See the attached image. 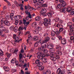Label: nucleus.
I'll list each match as a JSON object with an SVG mask.
<instances>
[{
    "instance_id": "obj_45",
    "label": "nucleus",
    "mask_w": 74,
    "mask_h": 74,
    "mask_svg": "<svg viewBox=\"0 0 74 74\" xmlns=\"http://www.w3.org/2000/svg\"><path fill=\"white\" fill-rule=\"evenodd\" d=\"M23 57V55H22V53L20 54L19 55V58H22V57Z\"/></svg>"
},
{
    "instance_id": "obj_18",
    "label": "nucleus",
    "mask_w": 74,
    "mask_h": 74,
    "mask_svg": "<svg viewBox=\"0 0 74 74\" xmlns=\"http://www.w3.org/2000/svg\"><path fill=\"white\" fill-rule=\"evenodd\" d=\"M47 12V10L45 8L42 9L40 13L41 14H44Z\"/></svg>"
},
{
    "instance_id": "obj_53",
    "label": "nucleus",
    "mask_w": 74,
    "mask_h": 74,
    "mask_svg": "<svg viewBox=\"0 0 74 74\" xmlns=\"http://www.w3.org/2000/svg\"><path fill=\"white\" fill-rule=\"evenodd\" d=\"M2 34H3V33L2 32L0 31V35H1V37H4V34L1 35Z\"/></svg>"
},
{
    "instance_id": "obj_48",
    "label": "nucleus",
    "mask_w": 74,
    "mask_h": 74,
    "mask_svg": "<svg viewBox=\"0 0 74 74\" xmlns=\"http://www.w3.org/2000/svg\"><path fill=\"white\" fill-rule=\"evenodd\" d=\"M15 59V58H13L12 60L11 61V62L12 63H14L15 62H14V60Z\"/></svg>"
},
{
    "instance_id": "obj_25",
    "label": "nucleus",
    "mask_w": 74,
    "mask_h": 74,
    "mask_svg": "<svg viewBox=\"0 0 74 74\" xmlns=\"http://www.w3.org/2000/svg\"><path fill=\"white\" fill-rule=\"evenodd\" d=\"M42 62H43V63H46V62H47V58H42Z\"/></svg>"
},
{
    "instance_id": "obj_60",
    "label": "nucleus",
    "mask_w": 74,
    "mask_h": 74,
    "mask_svg": "<svg viewBox=\"0 0 74 74\" xmlns=\"http://www.w3.org/2000/svg\"><path fill=\"white\" fill-rule=\"evenodd\" d=\"M59 1L60 3H62L63 2H64V0H59Z\"/></svg>"
},
{
    "instance_id": "obj_19",
    "label": "nucleus",
    "mask_w": 74,
    "mask_h": 74,
    "mask_svg": "<svg viewBox=\"0 0 74 74\" xmlns=\"http://www.w3.org/2000/svg\"><path fill=\"white\" fill-rule=\"evenodd\" d=\"M3 69L6 71H10V68L6 66L4 67Z\"/></svg>"
},
{
    "instance_id": "obj_55",
    "label": "nucleus",
    "mask_w": 74,
    "mask_h": 74,
    "mask_svg": "<svg viewBox=\"0 0 74 74\" xmlns=\"http://www.w3.org/2000/svg\"><path fill=\"white\" fill-rule=\"evenodd\" d=\"M62 34H65V33H66V30L65 29H64L63 31H62Z\"/></svg>"
},
{
    "instance_id": "obj_63",
    "label": "nucleus",
    "mask_w": 74,
    "mask_h": 74,
    "mask_svg": "<svg viewBox=\"0 0 74 74\" xmlns=\"http://www.w3.org/2000/svg\"><path fill=\"white\" fill-rule=\"evenodd\" d=\"M56 59H60V57L58 55H57L56 56Z\"/></svg>"
},
{
    "instance_id": "obj_3",
    "label": "nucleus",
    "mask_w": 74,
    "mask_h": 74,
    "mask_svg": "<svg viewBox=\"0 0 74 74\" xmlns=\"http://www.w3.org/2000/svg\"><path fill=\"white\" fill-rule=\"evenodd\" d=\"M21 16L19 15H17V16H14V18L16 19V20L15 21L14 23L15 25H17L18 24V22H19L18 20H19V19H20Z\"/></svg>"
},
{
    "instance_id": "obj_57",
    "label": "nucleus",
    "mask_w": 74,
    "mask_h": 74,
    "mask_svg": "<svg viewBox=\"0 0 74 74\" xmlns=\"http://www.w3.org/2000/svg\"><path fill=\"white\" fill-rule=\"evenodd\" d=\"M25 34L26 35H27L28 34H30V32L29 31H27L25 33Z\"/></svg>"
},
{
    "instance_id": "obj_56",
    "label": "nucleus",
    "mask_w": 74,
    "mask_h": 74,
    "mask_svg": "<svg viewBox=\"0 0 74 74\" xmlns=\"http://www.w3.org/2000/svg\"><path fill=\"white\" fill-rule=\"evenodd\" d=\"M47 36H48V34L46 33L44 34L43 36L45 37H47Z\"/></svg>"
},
{
    "instance_id": "obj_15",
    "label": "nucleus",
    "mask_w": 74,
    "mask_h": 74,
    "mask_svg": "<svg viewBox=\"0 0 74 74\" xmlns=\"http://www.w3.org/2000/svg\"><path fill=\"white\" fill-rule=\"evenodd\" d=\"M53 47V45L52 44H50L49 45L47 46V48L48 49H52Z\"/></svg>"
},
{
    "instance_id": "obj_22",
    "label": "nucleus",
    "mask_w": 74,
    "mask_h": 74,
    "mask_svg": "<svg viewBox=\"0 0 74 74\" xmlns=\"http://www.w3.org/2000/svg\"><path fill=\"white\" fill-rule=\"evenodd\" d=\"M43 24L45 26L47 27V26H48V25H49V23H47L46 22H43Z\"/></svg>"
},
{
    "instance_id": "obj_12",
    "label": "nucleus",
    "mask_w": 74,
    "mask_h": 74,
    "mask_svg": "<svg viewBox=\"0 0 74 74\" xmlns=\"http://www.w3.org/2000/svg\"><path fill=\"white\" fill-rule=\"evenodd\" d=\"M28 39L27 40V43H29V41H30L32 39V37L30 34H29L28 36Z\"/></svg>"
},
{
    "instance_id": "obj_42",
    "label": "nucleus",
    "mask_w": 74,
    "mask_h": 74,
    "mask_svg": "<svg viewBox=\"0 0 74 74\" xmlns=\"http://www.w3.org/2000/svg\"><path fill=\"white\" fill-rule=\"evenodd\" d=\"M64 29L62 28H60L59 29V31L60 32H62L64 30Z\"/></svg>"
},
{
    "instance_id": "obj_37",
    "label": "nucleus",
    "mask_w": 74,
    "mask_h": 74,
    "mask_svg": "<svg viewBox=\"0 0 74 74\" xmlns=\"http://www.w3.org/2000/svg\"><path fill=\"white\" fill-rule=\"evenodd\" d=\"M23 24V22L21 20H19V25H22Z\"/></svg>"
},
{
    "instance_id": "obj_4",
    "label": "nucleus",
    "mask_w": 74,
    "mask_h": 74,
    "mask_svg": "<svg viewBox=\"0 0 74 74\" xmlns=\"http://www.w3.org/2000/svg\"><path fill=\"white\" fill-rule=\"evenodd\" d=\"M56 53L58 55H62V52L60 51H61V47H57L56 49Z\"/></svg>"
},
{
    "instance_id": "obj_30",
    "label": "nucleus",
    "mask_w": 74,
    "mask_h": 74,
    "mask_svg": "<svg viewBox=\"0 0 74 74\" xmlns=\"http://www.w3.org/2000/svg\"><path fill=\"white\" fill-rule=\"evenodd\" d=\"M51 35L52 36H54L55 35V32L53 31L51 32Z\"/></svg>"
},
{
    "instance_id": "obj_6",
    "label": "nucleus",
    "mask_w": 74,
    "mask_h": 74,
    "mask_svg": "<svg viewBox=\"0 0 74 74\" xmlns=\"http://www.w3.org/2000/svg\"><path fill=\"white\" fill-rule=\"evenodd\" d=\"M56 73L58 74H63L64 73V71H61L60 68H58L56 72Z\"/></svg>"
},
{
    "instance_id": "obj_8",
    "label": "nucleus",
    "mask_w": 74,
    "mask_h": 74,
    "mask_svg": "<svg viewBox=\"0 0 74 74\" xmlns=\"http://www.w3.org/2000/svg\"><path fill=\"white\" fill-rule=\"evenodd\" d=\"M44 21L46 22H48L49 25H51V19L50 18H46L44 19Z\"/></svg>"
},
{
    "instance_id": "obj_10",
    "label": "nucleus",
    "mask_w": 74,
    "mask_h": 74,
    "mask_svg": "<svg viewBox=\"0 0 74 74\" xmlns=\"http://www.w3.org/2000/svg\"><path fill=\"white\" fill-rule=\"evenodd\" d=\"M11 13L10 14V18L11 19V20H12L13 19V18H14V10H12L11 11Z\"/></svg>"
},
{
    "instance_id": "obj_36",
    "label": "nucleus",
    "mask_w": 74,
    "mask_h": 74,
    "mask_svg": "<svg viewBox=\"0 0 74 74\" xmlns=\"http://www.w3.org/2000/svg\"><path fill=\"white\" fill-rule=\"evenodd\" d=\"M57 37H58V38H59V40H61L62 39V36H61L60 35H57Z\"/></svg>"
},
{
    "instance_id": "obj_52",
    "label": "nucleus",
    "mask_w": 74,
    "mask_h": 74,
    "mask_svg": "<svg viewBox=\"0 0 74 74\" xmlns=\"http://www.w3.org/2000/svg\"><path fill=\"white\" fill-rule=\"evenodd\" d=\"M42 7H47V5L46 4H43L42 5Z\"/></svg>"
},
{
    "instance_id": "obj_13",
    "label": "nucleus",
    "mask_w": 74,
    "mask_h": 74,
    "mask_svg": "<svg viewBox=\"0 0 74 74\" xmlns=\"http://www.w3.org/2000/svg\"><path fill=\"white\" fill-rule=\"evenodd\" d=\"M66 39L63 38L62 40L61 44H63V45H65V44H66Z\"/></svg>"
},
{
    "instance_id": "obj_61",
    "label": "nucleus",
    "mask_w": 74,
    "mask_h": 74,
    "mask_svg": "<svg viewBox=\"0 0 74 74\" xmlns=\"http://www.w3.org/2000/svg\"><path fill=\"white\" fill-rule=\"evenodd\" d=\"M48 16H49V17H50V16H52V14L50 13H49L48 14Z\"/></svg>"
},
{
    "instance_id": "obj_54",
    "label": "nucleus",
    "mask_w": 74,
    "mask_h": 74,
    "mask_svg": "<svg viewBox=\"0 0 74 74\" xmlns=\"http://www.w3.org/2000/svg\"><path fill=\"white\" fill-rule=\"evenodd\" d=\"M18 49H16L14 51V53H16V52H18Z\"/></svg>"
},
{
    "instance_id": "obj_51",
    "label": "nucleus",
    "mask_w": 74,
    "mask_h": 74,
    "mask_svg": "<svg viewBox=\"0 0 74 74\" xmlns=\"http://www.w3.org/2000/svg\"><path fill=\"white\" fill-rule=\"evenodd\" d=\"M43 52L44 53H48V50L47 49H45L43 50Z\"/></svg>"
},
{
    "instance_id": "obj_41",
    "label": "nucleus",
    "mask_w": 74,
    "mask_h": 74,
    "mask_svg": "<svg viewBox=\"0 0 74 74\" xmlns=\"http://www.w3.org/2000/svg\"><path fill=\"white\" fill-rule=\"evenodd\" d=\"M62 4H59L57 5V7L58 8H62Z\"/></svg>"
},
{
    "instance_id": "obj_58",
    "label": "nucleus",
    "mask_w": 74,
    "mask_h": 74,
    "mask_svg": "<svg viewBox=\"0 0 74 74\" xmlns=\"http://www.w3.org/2000/svg\"><path fill=\"white\" fill-rule=\"evenodd\" d=\"M38 44L37 42H36L35 43L34 46L35 47H36L37 46H38Z\"/></svg>"
},
{
    "instance_id": "obj_27",
    "label": "nucleus",
    "mask_w": 74,
    "mask_h": 74,
    "mask_svg": "<svg viewBox=\"0 0 74 74\" xmlns=\"http://www.w3.org/2000/svg\"><path fill=\"white\" fill-rule=\"evenodd\" d=\"M44 67L43 66H40L39 68V70L40 71H42V70H44Z\"/></svg>"
},
{
    "instance_id": "obj_32",
    "label": "nucleus",
    "mask_w": 74,
    "mask_h": 74,
    "mask_svg": "<svg viewBox=\"0 0 74 74\" xmlns=\"http://www.w3.org/2000/svg\"><path fill=\"white\" fill-rule=\"evenodd\" d=\"M15 28V27H14V26H11V27H10L9 28L10 30H14V29Z\"/></svg>"
},
{
    "instance_id": "obj_44",
    "label": "nucleus",
    "mask_w": 74,
    "mask_h": 74,
    "mask_svg": "<svg viewBox=\"0 0 74 74\" xmlns=\"http://www.w3.org/2000/svg\"><path fill=\"white\" fill-rule=\"evenodd\" d=\"M12 73H15V72H16V69H13L12 70Z\"/></svg>"
},
{
    "instance_id": "obj_64",
    "label": "nucleus",
    "mask_w": 74,
    "mask_h": 74,
    "mask_svg": "<svg viewBox=\"0 0 74 74\" xmlns=\"http://www.w3.org/2000/svg\"><path fill=\"white\" fill-rule=\"evenodd\" d=\"M74 39V36H71V40H73Z\"/></svg>"
},
{
    "instance_id": "obj_38",
    "label": "nucleus",
    "mask_w": 74,
    "mask_h": 74,
    "mask_svg": "<svg viewBox=\"0 0 74 74\" xmlns=\"http://www.w3.org/2000/svg\"><path fill=\"white\" fill-rule=\"evenodd\" d=\"M6 54L7 57L9 58H10V56H11V53H7Z\"/></svg>"
},
{
    "instance_id": "obj_24",
    "label": "nucleus",
    "mask_w": 74,
    "mask_h": 74,
    "mask_svg": "<svg viewBox=\"0 0 74 74\" xmlns=\"http://www.w3.org/2000/svg\"><path fill=\"white\" fill-rule=\"evenodd\" d=\"M41 29H42V28L41 27H38L36 28V30H38V31H41Z\"/></svg>"
},
{
    "instance_id": "obj_16",
    "label": "nucleus",
    "mask_w": 74,
    "mask_h": 74,
    "mask_svg": "<svg viewBox=\"0 0 74 74\" xmlns=\"http://www.w3.org/2000/svg\"><path fill=\"white\" fill-rule=\"evenodd\" d=\"M5 18L2 19L1 20V25H5V24H4V23L5 22Z\"/></svg>"
},
{
    "instance_id": "obj_7",
    "label": "nucleus",
    "mask_w": 74,
    "mask_h": 74,
    "mask_svg": "<svg viewBox=\"0 0 74 74\" xmlns=\"http://www.w3.org/2000/svg\"><path fill=\"white\" fill-rule=\"evenodd\" d=\"M42 54V53L41 52H38L37 53V55L38 56L37 57L38 59H42L43 57L41 55Z\"/></svg>"
},
{
    "instance_id": "obj_28",
    "label": "nucleus",
    "mask_w": 74,
    "mask_h": 74,
    "mask_svg": "<svg viewBox=\"0 0 74 74\" xmlns=\"http://www.w3.org/2000/svg\"><path fill=\"white\" fill-rule=\"evenodd\" d=\"M70 31H69L70 33H72L73 32V29H74V27H70Z\"/></svg>"
},
{
    "instance_id": "obj_39",
    "label": "nucleus",
    "mask_w": 74,
    "mask_h": 74,
    "mask_svg": "<svg viewBox=\"0 0 74 74\" xmlns=\"http://www.w3.org/2000/svg\"><path fill=\"white\" fill-rule=\"evenodd\" d=\"M33 33H34V34H37L38 33V31H36L35 30H33L32 31Z\"/></svg>"
},
{
    "instance_id": "obj_34",
    "label": "nucleus",
    "mask_w": 74,
    "mask_h": 74,
    "mask_svg": "<svg viewBox=\"0 0 74 74\" xmlns=\"http://www.w3.org/2000/svg\"><path fill=\"white\" fill-rule=\"evenodd\" d=\"M23 24L24 25H26V20H25V19L23 18Z\"/></svg>"
},
{
    "instance_id": "obj_17",
    "label": "nucleus",
    "mask_w": 74,
    "mask_h": 74,
    "mask_svg": "<svg viewBox=\"0 0 74 74\" xmlns=\"http://www.w3.org/2000/svg\"><path fill=\"white\" fill-rule=\"evenodd\" d=\"M4 24H5V25H6L7 26H9L10 24V22H9L8 21L6 20H5V21Z\"/></svg>"
},
{
    "instance_id": "obj_62",
    "label": "nucleus",
    "mask_w": 74,
    "mask_h": 74,
    "mask_svg": "<svg viewBox=\"0 0 74 74\" xmlns=\"http://www.w3.org/2000/svg\"><path fill=\"white\" fill-rule=\"evenodd\" d=\"M28 18H30V19H31L32 18V15L30 14L28 15Z\"/></svg>"
},
{
    "instance_id": "obj_14",
    "label": "nucleus",
    "mask_w": 74,
    "mask_h": 74,
    "mask_svg": "<svg viewBox=\"0 0 74 74\" xmlns=\"http://www.w3.org/2000/svg\"><path fill=\"white\" fill-rule=\"evenodd\" d=\"M49 53L47 54L46 55V56H50L51 57H52V56H53L54 55L53 54V53L52 52V51L51 52V50H49Z\"/></svg>"
},
{
    "instance_id": "obj_20",
    "label": "nucleus",
    "mask_w": 74,
    "mask_h": 74,
    "mask_svg": "<svg viewBox=\"0 0 74 74\" xmlns=\"http://www.w3.org/2000/svg\"><path fill=\"white\" fill-rule=\"evenodd\" d=\"M56 59L57 58H56L53 57V56H51V58H50V59H51V60L54 61H56Z\"/></svg>"
},
{
    "instance_id": "obj_26",
    "label": "nucleus",
    "mask_w": 74,
    "mask_h": 74,
    "mask_svg": "<svg viewBox=\"0 0 74 74\" xmlns=\"http://www.w3.org/2000/svg\"><path fill=\"white\" fill-rule=\"evenodd\" d=\"M35 20L36 21H39L40 20V17L39 16H37L35 18Z\"/></svg>"
},
{
    "instance_id": "obj_33",
    "label": "nucleus",
    "mask_w": 74,
    "mask_h": 74,
    "mask_svg": "<svg viewBox=\"0 0 74 74\" xmlns=\"http://www.w3.org/2000/svg\"><path fill=\"white\" fill-rule=\"evenodd\" d=\"M5 2H6L8 5H11V4L9 1H8L7 0H5Z\"/></svg>"
},
{
    "instance_id": "obj_35",
    "label": "nucleus",
    "mask_w": 74,
    "mask_h": 74,
    "mask_svg": "<svg viewBox=\"0 0 74 74\" xmlns=\"http://www.w3.org/2000/svg\"><path fill=\"white\" fill-rule=\"evenodd\" d=\"M10 15H7L5 17V18L6 19H10Z\"/></svg>"
},
{
    "instance_id": "obj_29",
    "label": "nucleus",
    "mask_w": 74,
    "mask_h": 74,
    "mask_svg": "<svg viewBox=\"0 0 74 74\" xmlns=\"http://www.w3.org/2000/svg\"><path fill=\"white\" fill-rule=\"evenodd\" d=\"M61 5L63 7H64L66 5V3L65 1H64L63 3H62Z\"/></svg>"
},
{
    "instance_id": "obj_50",
    "label": "nucleus",
    "mask_w": 74,
    "mask_h": 74,
    "mask_svg": "<svg viewBox=\"0 0 74 74\" xmlns=\"http://www.w3.org/2000/svg\"><path fill=\"white\" fill-rule=\"evenodd\" d=\"M40 62V61L38 60H36V61L35 62L36 63V64H38V63H39V62Z\"/></svg>"
},
{
    "instance_id": "obj_46",
    "label": "nucleus",
    "mask_w": 74,
    "mask_h": 74,
    "mask_svg": "<svg viewBox=\"0 0 74 74\" xmlns=\"http://www.w3.org/2000/svg\"><path fill=\"white\" fill-rule=\"evenodd\" d=\"M16 27H17L16 26L15 27L14 29V32H15V33H16L18 31V30H17V28H16Z\"/></svg>"
},
{
    "instance_id": "obj_1",
    "label": "nucleus",
    "mask_w": 74,
    "mask_h": 74,
    "mask_svg": "<svg viewBox=\"0 0 74 74\" xmlns=\"http://www.w3.org/2000/svg\"><path fill=\"white\" fill-rule=\"evenodd\" d=\"M49 40V38L48 37H47L45 38V40L43 41L42 42H41V40H40L38 43L40 44L42 46L40 48V49L41 51H44V43H46Z\"/></svg>"
},
{
    "instance_id": "obj_9",
    "label": "nucleus",
    "mask_w": 74,
    "mask_h": 74,
    "mask_svg": "<svg viewBox=\"0 0 74 74\" xmlns=\"http://www.w3.org/2000/svg\"><path fill=\"white\" fill-rule=\"evenodd\" d=\"M14 39L16 40L15 42H16V43H17V42H21V41H22V39L19 40V38L17 37H16Z\"/></svg>"
},
{
    "instance_id": "obj_31",
    "label": "nucleus",
    "mask_w": 74,
    "mask_h": 74,
    "mask_svg": "<svg viewBox=\"0 0 74 74\" xmlns=\"http://www.w3.org/2000/svg\"><path fill=\"white\" fill-rule=\"evenodd\" d=\"M38 37L35 36L33 38V40H34V41H36L38 40Z\"/></svg>"
},
{
    "instance_id": "obj_47",
    "label": "nucleus",
    "mask_w": 74,
    "mask_h": 74,
    "mask_svg": "<svg viewBox=\"0 0 74 74\" xmlns=\"http://www.w3.org/2000/svg\"><path fill=\"white\" fill-rule=\"evenodd\" d=\"M20 30H23V27H19L18 31L19 32Z\"/></svg>"
},
{
    "instance_id": "obj_49",
    "label": "nucleus",
    "mask_w": 74,
    "mask_h": 74,
    "mask_svg": "<svg viewBox=\"0 0 74 74\" xmlns=\"http://www.w3.org/2000/svg\"><path fill=\"white\" fill-rule=\"evenodd\" d=\"M60 32L59 31H57L56 32V35H59Z\"/></svg>"
},
{
    "instance_id": "obj_5",
    "label": "nucleus",
    "mask_w": 74,
    "mask_h": 74,
    "mask_svg": "<svg viewBox=\"0 0 74 74\" xmlns=\"http://www.w3.org/2000/svg\"><path fill=\"white\" fill-rule=\"evenodd\" d=\"M4 26H5V25H1L0 27V31L1 32H5L6 30Z\"/></svg>"
},
{
    "instance_id": "obj_23",
    "label": "nucleus",
    "mask_w": 74,
    "mask_h": 74,
    "mask_svg": "<svg viewBox=\"0 0 74 74\" xmlns=\"http://www.w3.org/2000/svg\"><path fill=\"white\" fill-rule=\"evenodd\" d=\"M46 73L47 74H51V71L49 70H47L46 71Z\"/></svg>"
},
{
    "instance_id": "obj_2",
    "label": "nucleus",
    "mask_w": 74,
    "mask_h": 74,
    "mask_svg": "<svg viewBox=\"0 0 74 74\" xmlns=\"http://www.w3.org/2000/svg\"><path fill=\"white\" fill-rule=\"evenodd\" d=\"M66 12H70V14L71 15H73L74 14V9L72 10H69L67 8H65L63 9L62 10V12H63L64 14H66Z\"/></svg>"
},
{
    "instance_id": "obj_11",
    "label": "nucleus",
    "mask_w": 74,
    "mask_h": 74,
    "mask_svg": "<svg viewBox=\"0 0 74 74\" xmlns=\"http://www.w3.org/2000/svg\"><path fill=\"white\" fill-rule=\"evenodd\" d=\"M56 22H59V23H60V24H62V23H63V21L61 20H60L59 18H56Z\"/></svg>"
},
{
    "instance_id": "obj_40",
    "label": "nucleus",
    "mask_w": 74,
    "mask_h": 74,
    "mask_svg": "<svg viewBox=\"0 0 74 74\" xmlns=\"http://www.w3.org/2000/svg\"><path fill=\"white\" fill-rule=\"evenodd\" d=\"M38 66H40V67L42 65V63L40 62L38 64Z\"/></svg>"
},
{
    "instance_id": "obj_59",
    "label": "nucleus",
    "mask_w": 74,
    "mask_h": 74,
    "mask_svg": "<svg viewBox=\"0 0 74 74\" xmlns=\"http://www.w3.org/2000/svg\"><path fill=\"white\" fill-rule=\"evenodd\" d=\"M27 7L30 10V9H32V7H31V6H29V5H27Z\"/></svg>"
},
{
    "instance_id": "obj_21",
    "label": "nucleus",
    "mask_w": 74,
    "mask_h": 74,
    "mask_svg": "<svg viewBox=\"0 0 74 74\" xmlns=\"http://www.w3.org/2000/svg\"><path fill=\"white\" fill-rule=\"evenodd\" d=\"M73 24H72V23L71 22H68L67 23V25L69 26V27H72V25Z\"/></svg>"
},
{
    "instance_id": "obj_43",
    "label": "nucleus",
    "mask_w": 74,
    "mask_h": 74,
    "mask_svg": "<svg viewBox=\"0 0 74 74\" xmlns=\"http://www.w3.org/2000/svg\"><path fill=\"white\" fill-rule=\"evenodd\" d=\"M44 0H40V1L39 2V4H42V3H44Z\"/></svg>"
}]
</instances>
